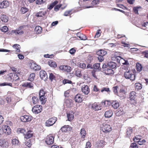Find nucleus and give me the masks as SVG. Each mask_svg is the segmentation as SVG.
<instances>
[{"label":"nucleus","mask_w":148,"mask_h":148,"mask_svg":"<svg viewBox=\"0 0 148 148\" xmlns=\"http://www.w3.org/2000/svg\"><path fill=\"white\" fill-rule=\"evenodd\" d=\"M11 129L8 126L6 125H4L0 130V135H7L10 134L11 133Z\"/></svg>","instance_id":"1"},{"label":"nucleus","mask_w":148,"mask_h":148,"mask_svg":"<svg viewBox=\"0 0 148 148\" xmlns=\"http://www.w3.org/2000/svg\"><path fill=\"white\" fill-rule=\"evenodd\" d=\"M101 127L102 131L105 133H108L112 130L111 127L106 122L103 123Z\"/></svg>","instance_id":"2"},{"label":"nucleus","mask_w":148,"mask_h":148,"mask_svg":"<svg viewBox=\"0 0 148 148\" xmlns=\"http://www.w3.org/2000/svg\"><path fill=\"white\" fill-rule=\"evenodd\" d=\"M124 76L126 79L132 81L134 80L135 79L134 75L129 70L124 72Z\"/></svg>","instance_id":"3"},{"label":"nucleus","mask_w":148,"mask_h":148,"mask_svg":"<svg viewBox=\"0 0 148 148\" xmlns=\"http://www.w3.org/2000/svg\"><path fill=\"white\" fill-rule=\"evenodd\" d=\"M54 137L51 135H48L46 138V143L48 145H50L52 144L54 142Z\"/></svg>","instance_id":"4"},{"label":"nucleus","mask_w":148,"mask_h":148,"mask_svg":"<svg viewBox=\"0 0 148 148\" xmlns=\"http://www.w3.org/2000/svg\"><path fill=\"white\" fill-rule=\"evenodd\" d=\"M116 64L113 62H108L107 65L103 64L102 66V68L108 67L111 69H115L116 68Z\"/></svg>","instance_id":"5"},{"label":"nucleus","mask_w":148,"mask_h":148,"mask_svg":"<svg viewBox=\"0 0 148 148\" xmlns=\"http://www.w3.org/2000/svg\"><path fill=\"white\" fill-rule=\"evenodd\" d=\"M56 121V118L55 117L51 118L46 121V126L48 127L52 126L55 123Z\"/></svg>","instance_id":"6"},{"label":"nucleus","mask_w":148,"mask_h":148,"mask_svg":"<svg viewBox=\"0 0 148 148\" xmlns=\"http://www.w3.org/2000/svg\"><path fill=\"white\" fill-rule=\"evenodd\" d=\"M42 107L39 105H37L34 106L32 108V112L35 114H38L42 110Z\"/></svg>","instance_id":"7"},{"label":"nucleus","mask_w":148,"mask_h":148,"mask_svg":"<svg viewBox=\"0 0 148 148\" xmlns=\"http://www.w3.org/2000/svg\"><path fill=\"white\" fill-rule=\"evenodd\" d=\"M23 27V26H20L16 30H12V32L13 33H14L16 35H21L24 33L22 29Z\"/></svg>","instance_id":"8"},{"label":"nucleus","mask_w":148,"mask_h":148,"mask_svg":"<svg viewBox=\"0 0 148 148\" xmlns=\"http://www.w3.org/2000/svg\"><path fill=\"white\" fill-rule=\"evenodd\" d=\"M33 133V131L31 129L27 130V132L26 131V133L24 135V137L26 139L32 137Z\"/></svg>","instance_id":"9"},{"label":"nucleus","mask_w":148,"mask_h":148,"mask_svg":"<svg viewBox=\"0 0 148 148\" xmlns=\"http://www.w3.org/2000/svg\"><path fill=\"white\" fill-rule=\"evenodd\" d=\"M59 68L60 69L64 71L67 72H70L71 70V68L67 65H61L60 66Z\"/></svg>","instance_id":"10"},{"label":"nucleus","mask_w":148,"mask_h":148,"mask_svg":"<svg viewBox=\"0 0 148 148\" xmlns=\"http://www.w3.org/2000/svg\"><path fill=\"white\" fill-rule=\"evenodd\" d=\"M21 119L23 122H28L30 121L32 119L31 116L29 115H24L21 117Z\"/></svg>","instance_id":"11"},{"label":"nucleus","mask_w":148,"mask_h":148,"mask_svg":"<svg viewBox=\"0 0 148 148\" xmlns=\"http://www.w3.org/2000/svg\"><path fill=\"white\" fill-rule=\"evenodd\" d=\"M125 91L123 88H121L119 92L117 94V95L119 96L121 99H123L125 97Z\"/></svg>","instance_id":"12"},{"label":"nucleus","mask_w":148,"mask_h":148,"mask_svg":"<svg viewBox=\"0 0 148 148\" xmlns=\"http://www.w3.org/2000/svg\"><path fill=\"white\" fill-rule=\"evenodd\" d=\"M103 69H104L103 70V71H104L106 75H109L114 74V71L112 69H109L108 67L103 68Z\"/></svg>","instance_id":"13"},{"label":"nucleus","mask_w":148,"mask_h":148,"mask_svg":"<svg viewBox=\"0 0 148 148\" xmlns=\"http://www.w3.org/2000/svg\"><path fill=\"white\" fill-rule=\"evenodd\" d=\"M40 76L42 80L44 81L47 80L48 78L47 75L44 71H40Z\"/></svg>","instance_id":"14"},{"label":"nucleus","mask_w":148,"mask_h":148,"mask_svg":"<svg viewBox=\"0 0 148 148\" xmlns=\"http://www.w3.org/2000/svg\"><path fill=\"white\" fill-rule=\"evenodd\" d=\"M92 107L93 109L95 111H98L101 110L102 107L101 104L97 103H94L92 104Z\"/></svg>","instance_id":"15"},{"label":"nucleus","mask_w":148,"mask_h":148,"mask_svg":"<svg viewBox=\"0 0 148 148\" xmlns=\"http://www.w3.org/2000/svg\"><path fill=\"white\" fill-rule=\"evenodd\" d=\"M82 92L85 95H88L90 92V89L87 85H84L82 88Z\"/></svg>","instance_id":"16"},{"label":"nucleus","mask_w":148,"mask_h":148,"mask_svg":"<svg viewBox=\"0 0 148 148\" xmlns=\"http://www.w3.org/2000/svg\"><path fill=\"white\" fill-rule=\"evenodd\" d=\"M9 5V2L7 1H4L0 3V8H6Z\"/></svg>","instance_id":"17"},{"label":"nucleus","mask_w":148,"mask_h":148,"mask_svg":"<svg viewBox=\"0 0 148 148\" xmlns=\"http://www.w3.org/2000/svg\"><path fill=\"white\" fill-rule=\"evenodd\" d=\"M8 145V143L5 140H0V146L3 148L7 147Z\"/></svg>","instance_id":"18"},{"label":"nucleus","mask_w":148,"mask_h":148,"mask_svg":"<svg viewBox=\"0 0 148 148\" xmlns=\"http://www.w3.org/2000/svg\"><path fill=\"white\" fill-rule=\"evenodd\" d=\"M136 92L134 91L131 92L129 95V98L131 101H134L136 97Z\"/></svg>","instance_id":"19"},{"label":"nucleus","mask_w":148,"mask_h":148,"mask_svg":"<svg viewBox=\"0 0 148 148\" xmlns=\"http://www.w3.org/2000/svg\"><path fill=\"white\" fill-rule=\"evenodd\" d=\"M82 96L80 94H77L75 97V101L77 103H81L82 101Z\"/></svg>","instance_id":"20"},{"label":"nucleus","mask_w":148,"mask_h":148,"mask_svg":"<svg viewBox=\"0 0 148 148\" xmlns=\"http://www.w3.org/2000/svg\"><path fill=\"white\" fill-rule=\"evenodd\" d=\"M72 128L69 125H64L60 129V130L63 132H65L67 131L71 130Z\"/></svg>","instance_id":"21"},{"label":"nucleus","mask_w":148,"mask_h":148,"mask_svg":"<svg viewBox=\"0 0 148 148\" xmlns=\"http://www.w3.org/2000/svg\"><path fill=\"white\" fill-rule=\"evenodd\" d=\"M11 77V78L12 82L14 81H16L19 79V77L18 76L17 74L15 73H12V76H10Z\"/></svg>","instance_id":"22"},{"label":"nucleus","mask_w":148,"mask_h":148,"mask_svg":"<svg viewBox=\"0 0 148 148\" xmlns=\"http://www.w3.org/2000/svg\"><path fill=\"white\" fill-rule=\"evenodd\" d=\"M112 111L111 110H109L105 112V116L106 118H110L112 116Z\"/></svg>","instance_id":"23"},{"label":"nucleus","mask_w":148,"mask_h":148,"mask_svg":"<svg viewBox=\"0 0 148 148\" xmlns=\"http://www.w3.org/2000/svg\"><path fill=\"white\" fill-rule=\"evenodd\" d=\"M107 54V52L101 49L97 52V54L98 56H104Z\"/></svg>","instance_id":"24"},{"label":"nucleus","mask_w":148,"mask_h":148,"mask_svg":"<svg viewBox=\"0 0 148 148\" xmlns=\"http://www.w3.org/2000/svg\"><path fill=\"white\" fill-rule=\"evenodd\" d=\"M112 106L114 109H117L119 107V102L116 101H113L111 103Z\"/></svg>","instance_id":"25"},{"label":"nucleus","mask_w":148,"mask_h":148,"mask_svg":"<svg viewBox=\"0 0 148 148\" xmlns=\"http://www.w3.org/2000/svg\"><path fill=\"white\" fill-rule=\"evenodd\" d=\"M105 143L102 140H99L96 142L95 145L98 147H102L105 145Z\"/></svg>","instance_id":"26"},{"label":"nucleus","mask_w":148,"mask_h":148,"mask_svg":"<svg viewBox=\"0 0 148 148\" xmlns=\"http://www.w3.org/2000/svg\"><path fill=\"white\" fill-rule=\"evenodd\" d=\"M68 120L69 121H71L74 118L73 113V112H69L67 114Z\"/></svg>","instance_id":"27"},{"label":"nucleus","mask_w":148,"mask_h":148,"mask_svg":"<svg viewBox=\"0 0 148 148\" xmlns=\"http://www.w3.org/2000/svg\"><path fill=\"white\" fill-rule=\"evenodd\" d=\"M31 68L35 71L39 70L41 69L40 66L37 65L36 64H32Z\"/></svg>","instance_id":"28"},{"label":"nucleus","mask_w":148,"mask_h":148,"mask_svg":"<svg viewBox=\"0 0 148 148\" xmlns=\"http://www.w3.org/2000/svg\"><path fill=\"white\" fill-rule=\"evenodd\" d=\"M13 47L15 49V51L16 52H20V46L19 45L17 44H15L13 46Z\"/></svg>","instance_id":"29"},{"label":"nucleus","mask_w":148,"mask_h":148,"mask_svg":"<svg viewBox=\"0 0 148 148\" xmlns=\"http://www.w3.org/2000/svg\"><path fill=\"white\" fill-rule=\"evenodd\" d=\"M136 66L137 71L140 72L142 70L143 67L142 65L139 63H136Z\"/></svg>","instance_id":"30"},{"label":"nucleus","mask_w":148,"mask_h":148,"mask_svg":"<svg viewBox=\"0 0 148 148\" xmlns=\"http://www.w3.org/2000/svg\"><path fill=\"white\" fill-rule=\"evenodd\" d=\"M132 132V128L130 127L128 128L126 130V136L127 137H130L131 134Z\"/></svg>","instance_id":"31"},{"label":"nucleus","mask_w":148,"mask_h":148,"mask_svg":"<svg viewBox=\"0 0 148 148\" xmlns=\"http://www.w3.org/2000/svg\"><path fill=\"white\" fill-rule=\"evenodd\" d=\"M46 13L45 12L40 11L37 13L35 15V16L38 17H42L43 16L45 15Z\"/></svg>","instance_id":"32"},{"label":"nucleus","mask_w":148,"mask_h":148,"mask_svg":"<svg viewBox=\"0 0 148 148\" xmlns=\"http://www.w3.org/2000/svg\"><path fill=\"white\" fill-rule=\"evenodd\" d=\"M1 19L4 23H6L8 21V17L5 15H2L1 17Z\"/></svg>","instance_id":"33"},{"label":"nucleus","mask_w":148,"mask_h":148,"mask_svg":"<svg viewBox=\"0 0 148 148\" xmlns=\"http://www.w3.org/2000/svg\"><path fill=\"white\" fill-rule=\"evenodd\" d=\"M80 134L82 136V138L84 139L86 134V132L84 128L81 129Z\"/></svg>","instance_id":"34"},{"label":"nucleus","mask_w":148,"mask_h":148,"mask_svg":"<svg viewBox=\"0 0 148 148\" xmlns=\"http://www.w3.org/2000/svg\"><path fill=\"white\" fill-rule=\"evenodd\" d=\"M34 31L37 34H39L42 32V29L41 27L39 26H37L35 28Z\"/></svg>","instance_id":"35"},{"label":"nucleus","mask_w":148,"mask_h":148,"mask_svg":"<svg viewBox=\"0 0 148 148\" xmlns=\"http://www.w3.org/2000/svg\"><path fill=\"white\" fill-rule=\"evenodd\" d=\"M24 86L28 88H32L33 87L34 84L32 82H27L24 84Z\"/></svg>","instance_id":"36"},{"label":"nucleus","mask_w":148,"mask_h":148,"mask_svg":"<svg viewBox=\"0 0 148 148\" xmlns=\"http://www.w3.org/2000/svg\"><path fill=\"white\" fill-rule=\"evenodd\" d=\"M124 113L123 110L118 109L116 112V116H119L123 114Z\"/></svg>","instance_id":"37"},{"label":"nucleus","mask_w":148,"mask_h":148,"mask_svg":"<svg viewBox=\"0 0 148 148\" xmlns=\"http://www.w3.org/2000/svg\"><path fill=\"white\" fill-rule=\"evenodd\" d=\"M17 132L18 133H21L23 134L24 135L25 133H26V130L23 128H18L17 130Z\"/></svg>","instance_id":"38"},{"label":"nucleus","mask_w":148,"mask_h":148,"mask_svg":"<svg viewBox=\"0 0 148 148\" xmlns=\"http://www.w3.org/2000/svg\"><path fill=\"white\" fill-rule=\"evenodd\" d=\"M45 96L39 97V100L41 102V103L44 104L46 101V98Z\"/></svg>","instance_id":"39"},{"label":"nucleus","mask_w":148,"mask_h":148,"mask_svg":"<svg viewBox=\"0 0 148 148\" xmlns=\"http://www.w3.org/2000/svg\"><path fill=\"white\" fill-rule=\"evenodd\" d=\"M49 65L52 67L55 68L57 66V64L56 62L52 61L49 62Z\"/></svg>","instance_id":"40"},{"label":"nucleus","mask_w":148,"mask_h":148,"mask_svg":"<svg viewBox=\"0 0 148 148\" xmlns=\"http://www.w3.org/2000/svg\"><path fill=\"white\" fill-rule=\"evenodd\" d=\"M28 11V9L25 7H22L20 10L21 13L23 14L27 12Z\"/></svg>","instance_id":"41"},{"label":"nucleus","mask_w":148,"mask_h":148,"mask_svg":"<svg viewBox=\"0 0 148 148\" xmlns=\"http://www.w3.org/2000/svg\"><path fill=\"white\" fill-rule=\"evenodd\" d=\"M32 101L34 104H36L38 101V98L37 97L34 96L32 98Z\"/></svg>","instance_id":"42"},{"label":"nucleus","mask_w":148,"mask_h":148,"mask_svg":"<svg viewBox=\"0 0 148 148\" xmlns=\"http://www.w3.org/2000/svg\"><path fill=\"white\" fill-rule=\"evenodd\" d=\"M100 63H97L93 65V69H98L100 70L101 68L100 67Z\"/></svg>","instance_id":"43"},{"label":"nucleus","mask_w":148,"mask_h":148,"mask_svg":"<svg viewBox=\"0 0 148 148\" xmlns=\"http://www.w3.org/2000/svg\"><path fill=\"white\" fill-rule=\"evenodd\" d=\"M141 8L140 6L135 7L133 8V10L136 14H138V9Z\"/></svg>","instance_id":"44"},{"label":"nucleus","mask_w":148,"mask_h":148,"mask_svg":"<svg viewBox=\"0 0 148 148\" xmlns=\"http://www.w3.org/2000/svg\"><path fill=\"white\" fill-rule=\"evenodd\" d=\"M75 75L77 77H80L82 76L81 71L80 70L77 69L75 71Z\"/></svg>","instance_id":"45"},{"label":"nucleus","mask_w":148,"mask_h":148,"mask_svg":"<svg viewBox=\"0 0 148 148\" xmlns=\"http://www.w3.org/2000/svg\"><path fill=\"white\" fill-rule=\"evenodd\" d=\"M135 88L137 90H140L142 88L141 84L139 83H136L135 84Z\"/></svg>","instance_id":"46"},{"label":"nucleus","mask_w":148,"mask_h":148,"mask_svg":"<svg viewBox=\"0 0 148 148\" xmlns=\"http://www.w3.org/2000/svg\"><path fill=\"white\" fill-rule=\"evenodd\" d=\"M35 76V73H32L30 75V76L29 77V80L31 81H33L34 80Z\"/></svg>","instance_id":"47"},{"label":"nucleus","mask_w":148,"mask_h":148,"mask_svg":"<svg viewBox=\"0 0 148 148\" xmlns=\"http://www.w3.org/2000/svg\"><path fill=\"white\" fill-rule=\"evenodd\" d=\"M12 143L14 145H18L19 144V141L16 138H14L12 140Z\"/></svg>","instance_id":"48"},{"label":"nucleus","mask_w":148,"mask_h":148,"mask_svg":"<svg viewBox=\"0 0 148 148\" xmlns=\"http://www.w3.org/2000/svg\"><path fill=\"white\" fill-rule=\"evenodd\" d=\"M141 137L139 135L136 136L135 138H133V140L134 142H137L138 141L140 140Z\"/></svg>","instance_id":"49"},{"label":"nucleus","mask_w":148,"mask_h":148,"mask_svg":"<svg viewBox=\"0 0 148 148\" xmlns=\"http://www.w3.org/2000/svg\"><path fill=\"white\" fill-rule=\"evenodd\" d=\"M119 88V87L117 86L113 87L112 88L113 91L114 93L115 94L117 95L118 93V89Z\"/></svg>","instance_id":"50"},{"label":"nucleus","mask_w":148,"mask_h":148,"mask_svg":"<svg viewBox=\"0 0 148 148\" xmlns=\"http://www.w3.org/2000/svg\"><path fill=\"white\" fill-rule=\"evenodd\" d=\"M45 92L44 90L42 89H41L39 92V97H42L43 96H45Z\"/></svg>","instance_id":"51"},{"label":"nucleus","mask_w":148,"mask_h":148,"mask_svg":"<svg viewBox=\"0 0 148 148\" xmlns=\"http://www.w3.org/2000/svg\"><path fill=\"white\" fill-rule=\"evenodd\" d=\"M49 79L51 80L52 81L53 79H55L56 78L55 76L52 73L49 74Z\"/></svg>","instance_id":"52"},{"label":"nucleus","mask_w":148,"mask_h":148,"mask_svg":"<svg viewBox=\"0 0 148 148\" xmlns=\"http://www.w3.org/2000/svg\"><path fill=\"white\" fill-rule=\"evenodd\" d=\"M71 101H72L71 100H67L65 102V103L68 107L71 106L72 103Z\"/></svg>","instance_id":"53"},{"label":"nucleus","mask_w":148,"mask_h":148,"mask_svg":"<svg viewBox=\"0 0 148 148\" xmlns=\"http://www.w3.org/2000/svg\"><path fill=\"white\" fill-rule=\"evenodd\" d=\"M2 32H5L8 30V27L6 26L2 27L1 29Z\"/></svg>","instance_id":"54"},{"label":"nucleus","mask_w":148,"mask_h":148,"mask_svg":"<svg viewBox=\"0 0 148 148\" xmlns=\"http://www.w3.org/2000/svg\"><path fill=\"white\" fill-rule=\"evenodd\" d=\"M130 147V148H138L137 144L135 143H132Z\"/></svg>","instance_id":"55"},{"label":"nucleus","mask_w":148,"mask_h":148,"mask_svg":"<svg viewBox=\"0 0 148 148\" xmlns=\"http://www.w3.org/2000/svg\"><path fill=\"white\" fill-rule=\"evenodd\" d=\"M79 38L81 40H86L87 39V38L86 37V36L85 35L82 34L81 36H80Z\"/></svg>","instance_id":"56"},{"label":"nucleus","mask_w":148,"mask_h":148,"mask_svg":"<svg viewBox=\"0 0 148 148\" xmlns=\"http://www.w3.org/2000/svg\"><path fill=\"white\" fill-rule=\"evenodd\" d=\"M45 1L43 0H37L36 1V3L38 5H40L44 3Z\"/></svg>","instance_id":"57"},{"label":"nucleus","mask_w":148,"mask_h":148,"mask_svg":"<svg viewBox=\"0 0 148 148\" xmlns=\"http://www.w3.org/2000/svg\"><path fill=\"white\" fill-rule=\"evenodd\" d=\"M99 2V0H94L92 1L91 4L93 5H95L98 4Z\"/></svg>","instance_id":"58"},{"label":"nucleus","mask_w":148,"mask_h":148,"mask_svg":"<svg viewBox=\"0 0 148 148\" xmlns=\"http://www.w3.org/2000/svg\"><path fill=\"white\" fill-rule=\"evenodd\" d=\"M79 65L80 67L83 69H84L86 67V65L84 63H81Z\"/></svg>","instance_id":"59"},{"label":"nucleus","mask_w":148,"mask_h":148,"mask_svg":"<svg viewBox=\"0 0 148 148\" xmlns=\"http://www.w3.org/2000/svg\"><path fill=\"white\" fill-rule=\"evenodd\" d=\"M61 5H58L56 6L54 8V10L55 11H57L59 10V8L61 7Z\"/></svg>","instance_id":"60"},{"label":"nucleus","mask_w":148,"mask_h":148,"mask_svg":"<svg viewBox=\"0 0 148 148\" xmlns=\"http://www.w3.org/2000/svg\"><path fill=\"white\" fill-rule=\"evenodd\" d=\"M143 54L144 55V57L148 58V51H146L143 52Z\"/></svg>","instance_id":"61"},{"label":"nucleus","mask_w":148,"mask_h":148,"mask_svg":"<svg viewBox=\"0 0 148 148\" xmlns=\"http://www.w3.org/2000/svg\"><path fill=\"white\" fill-rule=\"evenodd\" d=\"M104 91H106L107 92H108L110 91V89L108 88H103V89L101 90V92H103Z\"/></svg>","instance_id":"62"},{"label":"nucleus","mask_w":148,"mask_h":148,"mask_svg":"<svg viewBox=\"0 0 148 148\" xmlns=\"http://www.w3.org/2000/svg\"><path fill=\"white\" fill-rule=\"evenodd\" d=\"M98 59L100 62H102L104 59L103 56H98Z\"/></svg>","instance_id":"63"},{"label":"nucleus","mask_w":148,"mask_h":148,"mask_svg":"<svg viewBox=\"0 0 148 148\" xmlns=\"http://www.w3.org/2000/svg\"><path fill=\"white\" fill-rule=\"evenodd\" d=\"M91 145L90 142L88 141L86 143L85 148H90Z\"/></svg>","instance_id":"64"}]
</instances>
